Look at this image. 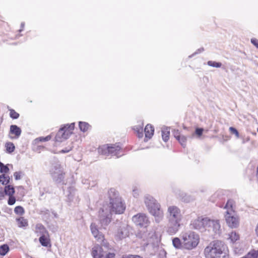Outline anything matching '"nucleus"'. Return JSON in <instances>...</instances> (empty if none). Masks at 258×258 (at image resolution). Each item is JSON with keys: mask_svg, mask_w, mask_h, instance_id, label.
<instances>
[{"mask_svg": "<svg viewBox=\"0 0 258 258\" xmlns=\"http://www.w3.org/2000/svg\"><path fill=\"white\" fill-rule=\"evenodd\" d=\"M109 203L104 205L99 212V218L102 226L108 225L111 222L112 214H120L123 213L125 206L118 196V192L114 188H110L108 192Z\"/></svg>", "mask_w": 258, "mask_h": 258, "instance_id": "1", "label": "nucleus"}, {"mask_svg": "<svg viewBox=\"0 0 258 258\" xmlns=\"http://www.w3.org/2000/svg\"><path fill=\"white\" fill-rule=\"evenodd\" d=\"M166 217L168 221L167 232L171 235L175 234L179 230L183 218L181 210L176 206H169Z\"/></svg>", "mask_w": 258, "mask_h": 258, "instance_id": "2", "label": "nucleus"}, {"mask_svg": "<svg viewBox=\"0 0 258 258\" xmlns=\"http://www.w3.org/2000/svg\"><path fill=\"white\" fill-rule=\"evenodd\" d=\"M204 254L206 258H229L226 246L219 240L211 242L205 247Z\"/></svg>", "mask_w": 258, "mask_h": 258, "instance_id": "3", "label": "nucleus"}, {"mask_svg": "<svg viewBox=\"0 0 258 258\" xmlns=\"http://www.w3.org/2000/svg\"><path fill=\"white\" fill-rule=\"evenodd\" d=\"M182 244L185 248L192 249L199 244L200 238L198 234L191 231L182 232L181 234Z\"/></svg>", "mask_w": 258, "mask_h": 258, "instance_id": "4", "label": "nucleus"}, {"mask_svg": "<svg viewBox=\"0 0 258 258\" xmlns=\"http://www.w3.org/2000/svg\"><path fill=\"white\" fill-rule=\"evenodd\" d=\"M224 208L227 210L225 216L227 224L231 228H236L239 225V219L238 217L234 214L232 208V202L228 201Z\"/></svg>", "mask_w": 258, "mask_h": 258, "instance_id": "5", "label": "nucleus"}, {"mask_svg": "<svg viewBox=\"0 0 258 258\" xmlns=\"http://www.w3.org/2000/svg\"><path fill=\"white\" fill-rule=\"evenodd\" d=\"M120 149V147L116 144L109 145H105L98 148V152L105 155L111 154L112 155L120 156V155H118V154Z\"/></svg>", "mask_w": 258, "mask_h": 258, "instance_id": "6", "label": "nucleus"}, {"mask_svg": "<svg viewBox=\"0 0 258 258\" xmlns=\"http://www.w3.org/2000/svg\"><path fill=\"white\" fill-rule=\"evenodd\" d=\"M149 213L154 217L156 222H160L163 218V212L161 210L160 205L157 202L148 210Z\"/></svg>", "mask_w": 258, "mask_h": 258, "instance_id": "7", "label": "nucleus"}, {"mask_svg": "<svg viewBox=\"0 0 258 258\" xmlns=\"http://www.w3.org/2000/svg\"><path fill=\"white\" fill-rule=\"evenodd\" d=\"M50 173L53 180L57 183L61 182L64 178V173L59 164L52 166Z\"/></svg>", "mask_w": 258, "mask_h": 258, "instance_id": "8", "label": "nucleus"}, {"mask_svg": "<svg viewBox=\"0 0 258 258\" xmlns=\"http://www.w3.org/2000/svg\"><path fill=\"white\" fill-rule=\"evenodd\" d=\"M209 222H210L209 218L199 217L193 221L191 225L194 229L203 231L208 229Z\"/></svg>", "mask_w": 258, "mask_h": 258, "instance_id": "9", "label": "nucleus"}, {"mask_svg": "<svg viewBox=\"0 0 258 258\" xmlns=\"http://www.w3.org/2000/svg\"><path fill=\"white\" fill-rule=\"evenodd\" d=\"M134 223L140 227H147L149 224V220L147 216L145 214L139 213L132 218Z\"/></svg>", "mask_w": 258, "mask_h": 258, "instance_id": "10", "label": "nucleus"}, {"mask_svg": "<svg viewBox=\"0 0 258 258\" xmlns=\"http://www.w3.org/2000/svg\"><path fill=\"white\" fill-rule=\"evenodd\" d=\"M130 227L125 224H122L117 229L115 233V237L118 240H121L126 237L129 235Z\"/></svg>", "mask_w": 258, "mask_h": 258, "instance_id": "11", "label": "nucleus"}, {"mask_svg": "<svg viewBox=\"0 0 258 258\" xmlns=\"http://www.w3.org/2000/svg\"><path fill=\"white\" fill-rule=\"evenodd\" d=\"M210 222L208 223V227L207 230L208 231H210L212 229L215 234L219 235L221 233L222 231L219 220L210 219Z\"/></svg>", "mask_w": 258, "mask_h": 258, "instance_id": "12", "label": "nucleus"}, {"mask_svg": "<svg viewBox=\"0 0 258 258\" xmlns=\"http://www.w3.org/2000/svg\"><path fill=\"white\" fill-rule=\"evenodd\" d=\"M67 126H64L59 129L55 136V141L56 142H62L63 140L69 138L71 135L69 131L66 130Z\"/></svg>", "mask_w": 258, "mask_h": 258, "instance_id": "13", "label": "nucleus"}, {"mask_svg": "<svg viewBox=\"0 0 258 258\" xmlns=\"http://www.w3.org/2000/svg\"><path fill=\"white\" fill-rule=\"evenodd\" d=\"M106 253L103 251V248L99 245L93 247L92 251V255L93 258H103L105 257Z\"/></svg>", "mask_w": 258, "mask_h": 258, "instance_id": "14", "label": "nucleus"}, {"mask_svg": "<svg viewBox=\"0 0 258 258\" xmlns=\"http://www.w3.org/2000/svg\"><path fill=\"white\" fill-rule=\"evenodd\" d=\"M90 228L91 232L95 238H96L98 240L100 241H102L103 240V235L99 232L96 225L95 224H91Z\"/></svg>", "mask_w": 258, "mask_h": 258, "instance_id": "15", "label": "nucleus"}, {"mask_svg": "<svg viewBox=\"0 0 258 258\" xmlns=\"http://www.w3.org/2000/svg\"><path fill=\"white\" fill-rule=\"evenodd\" d=\"M156 202H157L156 200L150 195H146L144 197V203L148 209V210Z\"/></svg>", "mask_w": 258, "mask_h": 258, "instance_id": "16", "label": "nucleus"}, {"mask_svg": "<svg viewBox=\"0 0 258 258\" xmlns=\"http://www.w3.org/2000/svg\"><path fill=\"white\" fill-rule=\"evenodd\" d=\"M39 241L41 245L43 246L47 247L49 245H50V239L48 237V233L41 235L39 238Z\"/></svg>", "mask_w": 258, "mask_h": 258, "instance_id": "17", "label": "nucleus"}, {"mask_svg": "<svg viewBox=\"0 0 258 258\" xmlns=\"http://www.w3.org/2000/svg\"><path fill=\"white\" fill-rule=\"evenodd\" d=\"M35 232L36 233L39 234L40 235L48 233V231L44 226L40 223L36 225Z\"/></svg>", "mask_w": 258, "mask_h": 258, "instance_id": "18", "label": "nucleus"}, {"mask_svg": "<svg viewBox=\"0 0 258 258\" xmlns=\"http://www.w3.org/2000/svg\"><path fill=\"white\" fill-rule=\"evenodd\" d=\"M154 129L151 124H147L145 128V137L150 139L153 135Z\"/></svg>", "mask_w": 258, "mask_h": 258, "instance_id": "19", "label": "nucleus"}, {"mask_svg": "<svg viewBox=\"0 0 258 258\" xmlns=\"http://www.w3.org/2000/svg\"><path fill=\"white\" fill-rule=\"evenodd\" d=\"M162 137L164 142H167L169 139L170 129L168 127H163L162 129Z\"/></svg>", "mask_w": 258, "mask_h": 258, "instance_id": "20", "label": "nucleus"}, {"mask_svg": "<svg viewBox=\"0 0 258 258\" xmlns=\"http://www.w3.org/2000/svg\"><path fill=\"white\" fill-rule=\"evenodd\" d=\"M10 132L15 135L17 138H18L21 134V130L16 125H12L10 126Z\"/></svg>", "mask_w": 258, "mask_h": 258, "instance_id": "21", "label": "nucleus"}, {"mask_svg": "<svg viewBox=\"0 0 258 258\" xmlns=\"http://www.w3.org/2000/svg\"><path fill=\"white\" fill-rule=\"evenodd\" d=\"M4 192L9 196H13L15 193V189L13 186L8 185L5 186Z\"/></svg>", "mask_w": 258, "mask_h": 258, "instance_id": "22", "label": "nucleus"}, {"mask_svg": "<svg viewBox=\"0 0 258 258\" xmlns=\"http://www.w3.org/2000/svg\"><path fill=\"white\" fill-rule=\"evenodd\" d=\"M18 225L19 227H26L28 225V222L26 219L24 217H20L16 219Z\"/></svg>", "mask_w": 258, "mask_h": 258, "instance_id": "23", "label": "nucleus"}, {"mask_svg": "<svg viewBox=\"0 0 258 258\" xmlns=\"http://www.w3.org/2000/svg\"><path fill=\"white\" fill-rule=\"evenodd\" d=\"M228 239L230 240L232 243L236 242L239 238V236L235 232H232L228 234Z\"/></svg>", "mask_w": 258, "mask_h": 258, "instance_id": "24", "label": "nucleus"}, {"mask_svg": "<svg viewBox=\"0 0 258 258\" xmlns=\"http://www.w3.org/2000/svg\"><path fill=\"white\" fill-rule=\"evenodd\" d=\"M245 256L246 258H258V250H251Z\"/></svg>", "mask_w": 258, "mask_h": 258, "instance_id": "25", "label": "nucleus"}, {"mask_svg": "<svg viewBox=\"0 0 258 258\" xmlns=\"http://www.w3.org/2000/svg\"><path fill=\"white\" fill-rule=\"evenodd\" d=\"M52 138L51 135H48L46 137H39L35 139L34 141V142L35 144H38L40 142H46L49 141Z\"/></svg>", "mask_w": 258, "mask_h": 258, "instance_id": "26", "label": "nucleus"}, {"mask_svg": "<svg viewBox=\"0 0 258 258\" xmlns=\"http://www.w3.org/2000/svg\"><path fill=\"white\" fill-rule=\"evenodd\" d=\"M9 250V247L7 244H3L0 246V254L6 255Z\"/></svg>", "mask_w": 258, "mask_h": 258, "instance_id": "27", "label": "nucleus"}, {"mask_svg": "<svg viewBox=\"0 0 258 258\" xmlns=\"http://www.w3.org/2000/svg\"><path fill=\"white\" fill-rule=\"evenodd\" d=\"M172 244L176 248H180L181 246L182 243L179 238L175 237L172 239Z\"/></svg>", "mask_w": 258, "mask_h": 258, "instance_id": "28", "label": "nucleus"}, {"mask_svg": "<svg viewBox=\"0 0 258 258\" xmlns=\"http://www.w3.org/2000/svg\"><path fill=\"white\" fill-rule=\"evenodd\" d=\"M79 127L82 131L85 132L89 128V124L86 122L80 121L79 122Z\"/></svg>", "mask_w": 258, "mask_h": 258, "instance_id": "29", "label": "nucleus"}, {"mask_svg": "<svg viewBox=\"0 0 258 258\" xmlns=\"http://www.w3.org/2000/svg\"><path fill=\"white\" fill-rule=\"evenodd\" d=\"M175 138L179 142L180 144L184 147L185 146V143L186 142V138L183 136H175Z\"/></svg>", "mask_w": 258, "mask_h": 258, "instance_id": "30", "label": "nucleus"}, {"mask_svg": "<svg viewBox=\"0 0 258 258\" xmlns=\"http://www.w3.org/2000/svg\"><path fill=\"white\" fill-rule=\"evenodd\" d=\"M6 149L8 152L12 153L14 151L15 146L11 142L7 143L6 144Z\"/></svg>", "mask_w": 258, "mask_h": 258, "instance_id": "31", "label": "nucleus"}, {"mask_svg": "<svg viewBox=\"0 0 258 258\" xmlns=\"http://www.w3.org/2000/svg\"><path fill=\"white\" fill-rule=\"evenodd\" d=\"M14 212L18 215H22L25 211L24 208L21 206H17L14 209Z\"/></svg>", "mask_w": 258, "mask_h": 258, "instance_id": "32", "label": "nucleus"}, {"mask_svg": "<svg viewBox=\"0 0 258 258\" xmlns=\"http://www.w3.org/2000/svg\"><path fill=\"white\" fill-rule=\"evenodd\" d=\"M9 168L7 165H5L3 163L0 162V172L3 174L7 173L9 172Z\"/></svg>", "mask_w": 258, "mask_h": 258, "instance_id": "33", "label": "nucleus"}, {"mask_svg": "<svg viewBox=\"0 0 258 258\" xmlns=\"http://www.w3.org/2000/svg\"><path fill=\"white\" fill-rule=\"evenodd\" d=\"M207 63L209 66L215 68H220L222 66L221 63L213 61H208Z\"/></svg>", "mask_w": 258, "mask_h": 258, "instance_id": "34", "label": "nucleus"}, {"mask_svg": "<svg viewBox=\"0 0 258 258\" xmlns=\"http://www.w3.org/2000/svg\"><path fill=\"white\" fill-rule=\"evenodd\" d=\"M10 115L11 117L13 119H17L19 117V114L17 112H16L14 109L10 110Z\"/></svg>", "mask_w": 258, "mask_h": 258, "instance_id": "35", "label": "nucleus"}, {"mask_svg": "<svg viewBox=\"0 0 258 258\" xmlns=\"http://www.w3.org/2000/svg\"><path fill=\"white\" fill-rule=\"evenodd\" d=\"M16 202L15 198L13 196H9V199L8 200V204L10 205H14Z\"/></svg>", "mask_w": 258, "mask_h": 258, "instance_id": "36", "label": "nucleus"}, {"mask_svg": "<svg viewBox=\"0 0 258 258\" xmlns=\"http://www.w3.org/2000/svg\"><path fill=\"white\" fill-rule=\"evenodd\" d=\"M229 131L231 134H234L237 138H239V133L236 128L233 127H230L229 128Z\"/></svg>", "mask_w": 258, "mask_h": 258, "instance_id": "37", "label": "nucleus"}, {"mask_svg": "<svg viewBox=\"0 0 258 258\" xmlns=\"http://www.w3.org/2000/svg\"><path fill=\"white\" fill-rule=\"evenodd\" d=\"M74 123H72L70 124H67L66 126H67V127L65 128L66 130L69 131L70 133H71V134H72V131L73 130L74 128Z\"/></svg>", "mask_w": 258, "mask_h": 258, "instance_id": "38", "label": "nucleus"}, {"mask_svg": "<svg viewBox=\"0 0 258 258\" xmlns=\"http://www.w3.org/2000/svg\"><path fill=\"white\" fill-rule=\"evenodd\" d=\"M22 172H15L14 173V176L16 180H19L21 178Z\"/></svg>", "mask_w": 258, "mask_h": 258, "instance_id": "39", "label": "nucleus"}, {"mask_svg": "<svg viewBox=\"0 0 258 258\" xmlns=\"http://www.w3.org/2000/svg\"><path fill=\"white\" fill-rule=\"evenodd\" d=\"M5 174H3L1 175H0V182L2 183L3 185H6L7 184V183L6 182V179H5Z\"/></svg>", "mask_w": 258, "mask_h": 258, "instance_id": "40", "label": "nucleus"}, {"mask_svg": "<svg viewBox=\"0 0 258 258\" xmlns=\"http://www.w3.org/2000/svg\"><path fill=\"white\" fill-rule=\"evenodd\" d=\"M122 258H143L138 255H127L123 256Z\"/></svg>", "mask_w": 258, "mask_h": 258, "instance_id": "41", "label": "nucleus"}, {"mask_svg": "<svg viewBox=\"0 0 258 258\" xmlns=\"http://www.w3.org/2000/svg\"><path fill=\"white\" fill-rule=\"evenodd\" d=\"M203 132V129L202 128H197L196 130V134L199 137L202 135Z\"/></svg>", "mask_w": 258, "mask_h": 258, "instance_id": "42", "label": "nucleus"}, {"mask_svg": "<svg viewBox=\"0 0 258 258\" xmlns=\"http://www.w3.org/2000/svg\"><path fill=\"white\" fill-rule=\"evenodd\" d=\"M251 42L257 48H258V40L255 38H252L251 39Z\"/></svg>", "mask_w": 258, "mask_h": 258, "instance_id": "43", "label": "nucleus"}, {"mask_svg": "<svg viewBox=\"0 0 258 258\" xmlns=\"http://www.w3.org/2000/svg\"><path fill=\"white\" fill-rule=\"evenodd\" d=\"M72 149V147H70L68 148L61 150L59 152L61 153H66L70 151Z\"/></svg>", "mask_w": 258, "mask_h": 258, "instance_id": "44", "label": "nucleus"}, {"mask_svg": "<svg viewBox=\"0 0 258 258\" xmlns=\"http://www.w3.org/2000/svg\"><path fill=\"white\" fill-rule=\"evenodd\" d=\"M115 254L113 253L109 252L106 254L105 258H114Z\"/></svg>", "mask_w": 258, "mask_h": 258, "instance_id": "45", "label": "nucleus"}, {"mask_svg": "<svg viewBox=\"0 0 258 258\" xmlns=\"http://www.w3.org/2000/svg\"><path fill=\"white\" fill-rule=\"evenodd\" d=\"M204 50L203 48H200L195 53H194L192 55L189 56V57H191L192 56L196 54H198L199 53H200L202 52Z\"/></svg>", "mask_w": 258, "mask_h": 258, "instance_id": "46", "label": "nucleus"}, {"mask_svg": "<svg viewBox=\"0 0 258 258\" xmlns=\"http://www.w3.org/2000/svg\"><path fill=\"white\" fill-rule=\"evenodd\" d=\"M133 195L135 197H136L138 196V191L137 190H133Z\"/></svg>", "mask_w": 258, "mask_h": 258, "instance_id": "47", "label": "nucleus"}, {"mask_svg": "<svg viewBox=\"0 0 258 258\" xmlns=\"http://www.w3.org/2000/svg\"><path fill=\"white\" fill-rule=\"evenodd\" d=\"M5 179H6L7 184L10 182V177L8 175H5Z\"/></svg>", "mask_w": 258, "mask_h": 258, "instance_id": "48", "label": "nucleus"}, {"mask_svg": "<svg viewBox=\"0 0 258 258\" xmlns=\"http://www.w3.org/2000/svg\"><path fill=\"white\" fill-rule=\"evenodd\" d=\"M141 131H142V128H141ZM138 133H139V138H141V137H143V134L142 132H141L140 133V130H139V129H138Z\"/></svg>", "mask_w": 258, "mask_h": 258, "instance_id": "49", "label": "nucleus"}, {"mask_svg": "<svg viewBox=\"0 0 258 258\" xmlns=\"http://www.w3.org/2000/svg\"><path fill=\"white\" fill-rule=\"evenodd\" d=\"M4 192L2 188H0V198L4 197Z\"/></svg>", "mask_w": 258, "mask_h": 258, "instance_id": "50", "label": "nucleus"}, {"mask_svg": "<svg viewBox=\"0 0 258 258\" xmlns=\"http://www.w3.org/2000/svg\"><path fill=\"white\" fill-rule=\"evenodd\" d=\"M178 134V131H174V135L175 137V136H179Z\"/></svg>", "mask_w": 258, "mask_h": 258, "instance_id": "51", "label": "nucleus"}, {"mask_svg": "<svg viewBox=\"0 0 258 258\" xmlns=\"http://www.w3.org/2000/svg\"><path fill=\"white\" fill-rule=\"evenodd\" d=\"M255 232H256V234L257 236H258V223H257V226L255 229Z\"/></svg>", "mask_w": 258, "mask_h": 258, "instance_id": "52", "label": "nucleus"}, {"mask_svg": "<svg viewBox=\"0 0 258 258\" xmlns=\"http://www.w3.org/2000/svg\"><path fill=\"white\" fill-rule=\"evenodd\" d=\"M24 26V23H21V27H22V28H23Z\"/></svg>", "mask_w": 258, "mask_h": 258, "instance_id": "53", "label": "nucleus"}, {"mask_svg": "<svg viewBox=\"0 0 258 258\" xmlns=\"http://www.w3.org/2000/svg\"><path fill=\"white\" fill-rule=\"evenodd\" d=\"M257 132H258V127H257Z\"/></svg>", "mask_w": 258, "mask_h": 258, "instance_id": "54", "label": "nucleus"}]
</instances>
